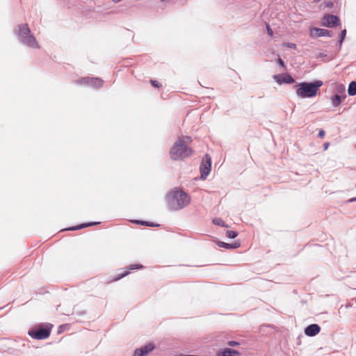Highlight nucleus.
Instances as JSON below:
<instances>
[{"label":"nucleus","instance_id":"473e14b6","mask_svg":"<svg viewBox=\"0 0 356 356\" xmlns=\"http://www.w3.org/2000/svg\"><path fill=\"white\" fill-rule=\"evenodd\" d=\"M332 5V3H328V6H331Z\"/></svg>","mask_w":356,"mask_h":356},{"label":"nucleus","instance_id":"f3484780","mask_svg":"<svg viewBox=\"0 0 356 356\" xmlns=\"http://www.w3.org/2000/svg\"><path fill=\"white\" fill-rule=\"evenodd\" d=\"M217 356H234V355H232L231 348H224L218 352Z\"/></svg>","mask_w":356,"mask_h":356},{"label":"nucleus","instance_id":"0eeeda50","mask_svg":"<svg viewBox=\"0 0 356 356\" xmlns=\"http://www.w3.org/2000/svg\"><path fill=\"white\" fill-rule=\"evenodd\" d=\"M77 83L88 85L93 88H100L103 85V80L97 77H84L78 80Z\"/></svg>","mask_w":356,"mask_h":356},{"label":"nucleus","instance_id":"2eb2a0df","mask_svg":"<svg viewBox=\"0 0 356 356\" xmlns=\"http://www.w3.org/2000/svg\"><path fill=\"white\" fill-rule=\"evenodd\" d=\"M99 223V222H88V223H83V224H81V225H76V226L71 227L68 228L67 229L68 230H73V231L74 230H78V229H83V228H85V227H89V226L97 225Z\"/></svg>","mask_w":356,"mask_h":356},{"label":"nucleus","instance_id":"f8f14e48","mask_svg":"<svg viewBox=\"0 0 356 356\" xmlns=\"http://www.w3.org/2000/svg\"><path fill=\"white\" fill-rule=\"evenodd\" d=\"M217 244L219 247L224 248L225 249H236L240 247L241 243L239 242L235 241L233 243H227L222 241H218Z\"/></svg>","mask_w":356,"mask_h":356},{"label":"nucleus","instance_id":"f03ea898","mask_svg":"<svg viewBox=\"0 0 356 356\" xmlns=\"http://www.w3.org/2000/svg\"><path fill=\"white\" fill-rule=\"evenodd\" d=\"M323 84V81L321 80H316L312 82L305 81L296 83L293 88L296 90V95L298 98H313L317 95Z\"/></svg>","mask_w":356,"mask_h":356},{"label":"nucleus","instance_id":"20e7f679","mask_svg":"<svg viewBox=\"0 0 356 356\" xmlns=\"http://www.w3.org/2000/svg\"><path fill=\"white\" fill-rule=\"evenodd\" d=\"M15 34L19 41L25 44L26 46L31 48H40V45L27 24H22L17 26V29L15 30Z\"/></svg>","mask_w":356,"mask_h":356},{"label":"nucleus","instance_id":"423d86ee","mask_svg":"<svg viewBox=\"0 0 356 356\" xmlns=\"http://www.w3.org/2000/svg\"><path fill=\"white\" fill-rule=\"evenodd\" d=\"M211 159L208 154H206L202 159V163L200 166L201 172V179H205L211 172Z\"/></svg>","mask_w":356,"mask_h":356},{"label":"nucleus","instance_id":"5701e85b","mask_svg":"<svg viewBox=\"0 0 356 356\" xmlns=\"http://www.w3.org/2000/svg\"><path fill=\"white\" fill-rule=\"evenodd\" d=\"M346 34V30L344 29L341 31V35H340V39L339 40V43L340 45H341V44L345 38Z\"/></svg>","mask_w":356,"mask_h":356},{"label":"nucleus","instance_id":"b1692460","mask_svg":"<svg viewBox=\"0 0 356 356\" xmlns=\"http://www.w3.org/2000/svg\"><path fill=\"white\" fill-rule=\"evenodd\" d=\"M151 84L152 85V86L154 87H156V88H159L161 86V83H159L156 80H151Z\"/></svg>","mask_w":356,"mask_h":356},{"label":"nucleus","instance_id":"cd10ccee","mask_svg":"<svg viewBox=\"0 0 356 356\" xmlns=\"http://www.w3.org/2000/svg\"><path fill=\"white\" fill-rule=\"evenodd\" d=\"M232 353L234 356H239L240 355V353L238 350H234V349H232Z\"/></svg>","mask_w":356,"mask_h":356},{"label":"nucleus","instance_id":"9d476101","mask_svg":"<svg viewBox=\"0 0 356 356\" xmlns=\"http://www.w3.org/2000/svg\"><path fill=\"white\" fill-rule=\"evenodd\" d=\"M154 349V346L152 343H148L140 348L135 350L133 356H146L148 353Z\"/></svg>","mask_w":356,"mask_h":356},{"label":"nucleus","instance_id":"6ab92c4d","mask_svg":"<svg viewBox=\"0 0 356 356\" xmlns=\"http://www.w3.org/2000/svg\"><path fill=\"white\" fill-rule=\"evenodd\" d=\"M238 236V232L233 230H227L226 232V236L229 238H234Z\"/></svg>","mask_w":356,"mask_h":356},{"label":"nucleus","instance_id":"ddd939ff","mask_svg":"<svg viewBox=\"0 0 356 356\" xmlns=\"http://www.w3.org/2000/svg\"><path fill=\"white\" fill-rule=\"evenodd\" d=\"M346 97V95L345 94L340 95H334L332 99V104L333 106H338Z\"/></svg>","mask_w":356,"mask_h":356},{"label":"nucleus","instance_id":"9b49d317","mask_svg":"<svg viewBox=\"0 0 356 356\" xmlns=\"http://www.w3.org/2000/svg\"><path fill=\"white\" fill-rule=\"evenodd\" d=\"M321 327L317 324H311L305 329V334L309 337L316 336L319 333Z\"/></svg>","mask_w":356,"mask_h":356},{"label":"nucleus","instance_id":"393cba45","mask_svg":"<svg viewBox=\"0 0 356 356\" xmlns=\"http://www.w3.org/2000/svg\"><path fill=\"white\" fill-rule=\"evenodd\" d=\"M227 344L229 346H236L238 345H239V343L237 342V341H229L227 342Z\"/></svg>","mask_w":356,"mask_h":356},{"label":"nucleus","instance_id":"4be33fe9","mask_svg":"<svg viewBox=\"0 0 356 356\" xmlns=\"http://www.w3.org/2000/svg\"><path fill=\"white\" fill-rule=\"evenodd\" d=\"M135 222H136V223H138V224L143 225L149 226V227H154V226H156V225H154V223L150 222H147V221L135 220Z\"/></svg>","mask_w":356,"mask_h":356},{"label":"nucleus","instance_id":"4468645a","mask_svg":"<svg viewBox=\"0 0 356 356\" xmlns=\"http://www.w3.org/2000/svg\"><path fill=\"white\" fill-rule=\"evenodd\" d=\"M314 31L318 37H332L333 35V33L332 31L324 29L316 28L314 29Z\"/></svg>","mask_w":356,"mask_h":356},{"label":"nucleus","instance_id":"a211bd4d","mask_svg":"<svg viewBox=\"0 0 356 356\" xmlns=\"http://www.w3.org/2000/svg\"><path fill=\"white\" fill-rule=\"evenodd\" d=\"M213 223L216 225H219L221 227H228V225L225 223V222L220 218H216L213 220Z\"/></svg>","mask_w":356,"mask_h":356},{"label":"nucleus","instance_id":"39448f33","mask_svg":"<svg viewBox=\"0 0 356 356\" xmlns=\"http://www.w3.org/2000/svg\"><path fill=\"white\" fill-rule=\"evenodd\" d=\"M53 325L51 324H47L44 327H41L36 330H31L29 331V335L35 339H44L49 337L51 330Z\"/></svg>","mask_w":356,"mask_h":356},{"label":"nucleus","instance_id":"bb28decb","mask_svg":"<svg viewBox=\"0 0 356 356\" xmlns=\"http://www.w3.org/2000/svg\"><path fill=\"white\" fill-rule=\"evenodd\" d=\"M278 63L283 67H285V65H284V62L283 61V60L281 58H278Z\"/></svg>","mask_w":356,"mask_h":356},{"label":"nucleus","instance_id":"412c9836","mask_svg":"<svg viewBox=\"0 0 356 356\" xmlns=\"http://www.w3.org/2000/svg\"><path fill=\"white\" fill-rule=\"evenodd\" d=\"M142 268H143V266L141 264H131L127 267V269L129 270Z\"/></svg>","mask_w":356,"mask_h":356},{"label":"nucleus","instance_id":"7ed1b4c3","mask_svg":"<svg viewBox=\"0 0 356 356\" xmlns=\"http://www.w3.org/2000/svg\"><path fill=\"white\" fill-rule=\"evenodd\" d=\"M186 140H190V137L179 138L172 145L170 151V155L173 160H181L193 154L191 148L186 145Z\"/></svg>","mask_w":356,"mask_h":356},{"label":"nucleus","instance_id":"aec40b11","mask_svg":"<svg viewBox=\"0 0 356 356\" xmlns=\"http://www.w3.org/2000/svg\"><path fill=\"white\" fill-rule=\"evenodd\" d=\"M129 270H125L124 273H121V274H119L117 276H115L114 278H113V281H118L122 278H123L124 277L127 276V275H129Z\"/></svg>","mask_w":356,"mask_h":356},{"label":"nucleus","instance_id":"2f4dec72","mask_svg":"<svg viewBox=\"0 0 356 356\" xmlns=\"http://www.w3.org/2000/svg\"><path fill=\"white\" fill-rule=\"evenodd\" d=\"M323 146H324V149H327V147H328V146H329V143H325V144L323 145Z\"/></svg>","mask_w":356,"mask_h":356},{"label":"nucleus","instance_id":"1a4fd4ad","mask_svg":"<svg viewBox=\"0 0 356 356\" xmlns=\"http://www.w3.org/2000/svg\"><path fill=\"white\" fill-rule=\"evenodd\" d=\"M339 19L337 16L333 15H326L323 17L322 24L325 26L334 27L339 24Z\"/></svg>","mask_w":356,"mask_h":356},{"label":"nucleus","instance_id":"dca6fc26","mask_svg":"<svg viewBox=\"0 0 356 356\" xmlns=\"http://www.w3.org/2000/svg\"><path fill=\"white\" fill-rule=\"evenodd\" d=\"M348 95L350 96L356 95V81H351L348 88Z\"/></svg>","mask_w":356,"mask_h":356},{"label":"nucleus","instance_id":"a878e982","mask_svg":"<svg viewBox=\"0 0 356 356\" xmlns=\"http://www.w3.org/2000/svg\"><path fill=\"white\" fill-rule=\"evenodd\" d=\"M266 30L269 35L272 36L273 35V31L268 24H266Z\"/></svg>","mask_w":356,"mask_h":356},{"label":"nucleus","instance_id":"f257e3e1","mask_svg":"<svg viewBox=\"0 0 356 356\" xmlns=\"http://www.w3.org/2000/svg\"><path fill=\"white\" fill-rule=\"evenodd\" d=\"M191 197L182 190L175 189L166 197L167 206L172 211H178L187 207Z\"/></svg>","mask_w":356,"mask_h":356},{"label":"nucleus","instance_id":"7c9ffc66","mask_svg":"<svg viewBox=\"0 0 356 356\" xmlns=\"http://www.w3.org/2000/svg\"><path fill=\"white\" fill-rule=\"evenodd\" d=\"M354 201H356V197H353L348 200L349 202H353Z\"/></svg>","mask_w":356,"mask_h":356},{"label":"nucleus","instance_id":"6e6552de","mask_svg":"<svg viewBox=\"0 0 356 356\" xmlns=\"http://www.w3.org/2000/svg\"><path fill=\"white\" fill-rule=\"evenodd\" d=\"M274 80L280 85L283 83H293L295 79L289 74H280L273 76Z\"/></svg>","mask_w":356,"mask_h":356},{"label":"nucleus","instance_id":"c756f323","mask_svg":"<svg viewBox=\"0 0 356 356\" xmlns=\"http://www.w3.org/2000/svg\"><path fill=\"white\" fill-rule=\"evenodd\" d=\"M288 47H289L291 48H296V44L293 43H289Z\"/></svg>","mask_w":356,"mask_h":356},{"label":"nucleus","instance_id":"c85d7f7f","mask_svg":"<svg viewBox=\"0 0 356 356\" xmlns=\"http://www.w3.org/2000/svg\"><path fill=\"white\" fill-rule=\"evenodd\" d=\"M318 135V137L323 138L325 136V131L323 130H320Z\"/></svg>","mask_w":356,"mask_h":356}]
</instances>
